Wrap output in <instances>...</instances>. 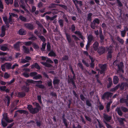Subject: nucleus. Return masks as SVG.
Returning a JSON list of instances; mask_svg holds the SVG:
<instances>
[{"mask_svg": "<svg viewBox=\"0 0 128 128\" xmlns=\"http://www.w3.org/2000/svg\"><path fill=\"white\" fill-rule=\"evenodd\" d=\"M27 108L30 112L33 114H35L38 112L39 110L38 108H33L32 106L30 105H28Z\"/></svg>", "mask_w": 128, "mask_h": 128, "instance_id": "obj_1", "label": "nucleus"}, {"mask_svg": "<svg viewBox=\"0 0 128 128\" xmlns=\"http://www.w3.org/2000/svg\"><path fill=\"white\" fill-rule=\"evenodd\" d=\"M100 22V21L99 19L98 18H96L91 22L90 25V27L93 29H94L96 26V24H98Z\"/></svg>", "mask_w": 128, "mask_h": 128, "instance_id": "obj_2", "label": "nucleus"}, {"mask_svg": "<svg viewBox=\"0 0 128 128\" xmlns=\"http://www.w3.org/2000/svg\"><path fill=\"white\" fill-rule=\"evenodd\" d=\"M113 95L112 93L109 92H106L104 93L102 95V99L104 100L105 98H106L107 100H108L109 97Z\"/></svg>", "mask_w": 128, "mask_h": 128, "instance_id": "obj_3", "label": "nucleus"}, {"mask_svg": "<svg viewBox=\"0 0 128 128\" xmlns=\"http://www.w3.org/2000/svg\"><path fill=\"white\" fill-rule=\"evenodd\" d=\"M99 66L101 69V70L100 72V74H103L104 73V71L106 70V64H100V65Z\"/></svg>", "mask_w": 128, "mask_h": 128, "instance_id": "obj_4", "label": "nucleus"}, {"mask_svg": "<svg viewBox=\"0 0 128 128\" xmlns=\"http://www.w3.org/2000/svg\"><path fill=\"white\" fill-rule=\"evenodd\" d=\"M3 117L2 119L4 120L6 122L8 123L12 122L13 120H12L9 119L8 117V115L6 113L2 115Z\"/></svg>", "mask_w": 128, "mask_h": 128, "instance_id": "obj_5", "label": "nucleus"}, {"mask_svg": "<svg viewBox=\"0 0 128 128\" xmlns=\"http://www.w3.org/2000/svg\"><path fill=\"white\" fill-rule=\"evenodd\" d=\"M24 26L26 28L31 30H32L34 28L33 25L30 23H25Z\"/></svg>", "mask_w": 128, "mask_h": 128, "instance_id": "obj_6", "label": "nucleus"}, {"mask_svg": "<svg viewBox=\"0 0 128 128\" xmlns=\"http://www.w3.org/2000/svg\"><path fill=\"white\" fill-rule=\"evenodd\" d=\"M105 50V48L104 47H101L99 48L97 52L99 54H102L104 52Z\"/></svg>", "mask_w": 128, "mask_h": 128, "instance_id": "obj_7", "label": "nucleus"}, {"mask_svg": "<svg viewBox=\"0 0 128 128\" xmlns=\"http://www.w3.org/2000/svg\"><path fill=\"white\" fill-rule=\"evenodd\" d=\"M73 2L76 6H78V4H79L80 7L82 6L83 5L82 2L81 1L75 0H73Z\"/></svg>", "mask_w": 128, "mask_h": 128, "instance_id": "obj_8", "label": "nucleus"}, {"mask_svg": "<svg viewBox=\"0 0 128 128\" xmlns=\"http://www.w3.org/2000/svg\"><path fill=\"white\" fill-rule=\"evenodd\" d=\"M120 102L121 103L125 102L127 106H128V95L126 96V99H124V98H122L120 100Z\"/></svg>", "mask_w": 128, "mask_h": 128, "instance_id": "obj_9", "label": "nucleus"}, {"mask_svg": "<svg viewBox=\"0 0 128 128\" xmlns=\"http://www.w3.org/2000/svg\"><path fill=\"white\" fill-rule=\"evenodd\" d=\"M22 42H18L16 43L14 45V48L17 50H19L20 45H22Z\"/></svg>", "mask_w": 128, "mask_h": 128, "instance_id": "obj_10", "label": "nucleus"}, {"mask_svg": "<svg viewBox=\"0 0 128 128\" xmlns=\"http://www.w3.org/2000/svg\"><path fill=\"white\" fill-rule=\"evenodd\" d=\"M88 42L89 43H90L93 40H94V38L92 34H89L88 37Z\"/></svg>", "mask_w": 128, "mask_h": 128, "instance_id": "obj_11", "label": "nucleus"}, {"mask_svg": "<svg viewBox=\"0 0 128 128\" xmlns=\"http://www.w3.org/2000/svg\"><path fill=\"white\" fill-rule=\"evenodd\" d=\"M99 46V44L97 41H95L93 44L94 50L95 51H96L98 49Z\"/></svg>", "mask_w": 128, "mask_h": 128, "instance_id": "obj_12", "label": "nucleus"}, {"mask_svg": "<svg viewBox=\"0 0 128 128\" xmlns=\"http://www.w3.org/2000/svg\"><path fill=\"white\" fill-rule=\"evenodd\" d=\"M0 49L2 50L5 51L8 50V45L6 44H5L0 46Z\"/></svg>", "mask_w": 128, "mask_h": 128, "instance_id": "obj_13", "label": "nucleus"}, {"mask_svg": "<svg viewBox=\"0 0 128 128\" xmlns=\"http://www.w3.org/2000/svg\"><path fill=\"white\" fill-rule=\"evenodd\" d=\"M66 39L67 40L68 42L70 44L72 42V40L71 38L70 34L65 33Z\"/></svg>", "mask_w": 128, "mask_h": 128, "instance_id": "obj_14", "label": "nucleus"}, {"mask_svg": "<svg viewBox=\"0 0 128 128\" xmlns=\"http://www.w3.org/2000/svg\"><path fill=\"white\" fill-rule=\"evenodd\" d=\"M19 4L20 6L24 10H26L28 11L25 8V4L22 0H19Z\"/></svg>", "mask_w": 128, "mask_h": 128, "instance_id": "obj_15", "label": "nucleus"}, {"mask_svg": "<svg viewBox=\"0 0 128 128\" xmlns=\"http://www.w3.org/2000/svg\"><path fill=\"white\" fill-rule=\"evenodd\" d=\"M32 68H36L38 70H40V68L38 64L37 63H35L34 64H32L31 66Z\"/></svg>", "mask_w": 128, "mask_h": 128, "instance_id": "obj_16", "label": "nucleus"}, {"mask_svg": "<svg viewBox=\"0 0 128 128\" xmlns=\"http://www.w3.org/2000/svg\"><path fill=\"white\" fill-rule=\"evenodd\" d=\"M103 117L104 119L108 122H109L112 118L111 116H109L108 115L104 114Z\"/></svg>", "mask_w": 128, "mask_h": 128, "instance_id": "obj_17", "label": "nucleus"}, {"mask_svg": "<svg viewBox=\"0 0 128 128\" xmlns=\"http://www.w3.org/2000/svg\"><path fill=\"white\" fill-rule=\"evenodd\" d=\"M74 33L76 34H78L79 37L82 40H83L84 39L83 36L82 35V33L79 31H76L74 32Z\"/></svg>", "mask_w": 128, "mask_h": 128, "instance_id": "obj_18", "label": "nucleus"}, {"mask_svg": "<svg viewBox=\"0 0 128 128\" xmlns=\"http://www.w3.org/2000/svg\"><path fill=\"white\" fill-rule=\"evenodd\" d=\"M4 64L6 69L8 70H10L11 69V66L12 65V64L11 63L6 62Z\"/></svg>", "mask_w": 128, "mask_h": 128, "instance_id": "obj_19", "label": "nucleus"}, {"mask_svg": "<svg viewBox=\"0 0 128 128\" xmlns=\"http://www.w3.org/2000/svg\"><path fill=\"white\" fill-rule=\"evenodd\" d=\"M123 64L122 62H120L119 65H118V70L117 71V72H118L119 70L121 71L123 73L124 72V70L122 69V67L123 66Z\"/></svg>", "mask_w": 128, "mask_h": 128, "instance_id": "obj_20", "label": "nucleus"}, {"mask_svg": "<svg viewBox=\"0 0 128 128\" xmlns=\"http://www.w3.org/2000/svg\"><path fill=\"white\" fill-rule=\"evenodd\" d=\"M18 33L20 35H23L26 34V32L24 29H21L19 30Z\"/></svg>", "mask_w": 128, "mask_h": 128, "instance_id": "obj_21", "label": "nucleus"}, {"mask_svg": "<svg viewBox=\"0 0 128 128\" xmlns=\"http://www.w3.org/2000/svg\"><path fill=\"white\" fill-rule=\"evenodd\" d=\"M119 79L118 77L116 76H115L113 78V82L115 84H117L118 82Z\"/></svg>", "mask_w": 128, "mask_h": 128, "instance_id": "obj_22", "label": "nucleus"}, {"mask_svg": "<svg viewBox=\"0 0 128 128\" xmlns=\"http://www.w3.org/2000/svg\"><path fill=\"white\" fill-rule=\"evenodd\" d=\"M116 111L117 112L118 114L120 116H122V113L121 110L120 108L117 107L116 109Z\"/></svg>", "mask_w": 128, "mask_h": 128, "instance_id": "obj_23", "label": "nucleus"}, {"mask_svg": "<svg viewBox=\"0 0 128 128\" xmlns=\"http://www.w3.org/2000/svg\"><path fill=\"white\" fill-rule=\"evenodd\" d=\"M118 120L120 125H124V122L125 120L124 118H120L118 119Z\"/></svg>", "mask_w": 128, "mask_h": 128, "instance_id": "obj_24", "label": "nucleus"}, {"mask_svg": "<svg viewBox=\"0 0 128 128\" xmlns=\"http://www.w3.org/2000/svg\"><path fill=\"white\" fill-rule=\"evenodd\" d=\"M112 47V45H110L108 47H107L106 48V49L107 50L108 52H113Z\"/></svg>", "mask_w": 128, "mask_h": 128, "instance_id": "obj_25", "label": "nucleus"}, {"mask_svg": "<svg viewBox=\"0 0 128 128\" xmlns=\"http://www.w3.org/2000/svg\"><path fill=\"white\" fill-rule=\"evenodd\" d=\"M25 94L23 92H18L17 96L18 97H22L24 96H25Z\"/></svg>", "mask_w": 128, "mask_h": 128, "instance_id": "obj_26", "label": "nucleus"}, {"mask_svg": "<svg viewBox=\"0 0 128 128\" xmlns=\"http://www.w3.org/2000/svg\"><path fill=\"white\" fill-rule=\"evenodd\" d=\"M22 48H23V51L24 52L27 54H28L29 53V50L28 48L24 46H22Z\"/></svg>", "mask_w": 128, "mask_h": 128, "instance_id": "obj_27", "label": "nucleus"}, {"mask_svg": "<svg viewBox=\"0 0 128 128\" xmlns=\"http://www.w3.org/2000/svg\"><path fill=\"white\" fill-rule=\"evenodd\" d=\"M112 103V101H110L109 102H108L106 106V109L107 111L108 112L110 111V104Z\"/></svg>", "mask_w": 128, "mask_h": 128, "instance_id": "obj_28", "label": "nucleus"}, {"mask_svg": "<svg viewBox=\"0 0 128 128\" xmlns=\"http://www.w3.org/2000/svg\"><path fill=\"white\" fill-rule=\"evenodd\" d=\"M58 22L61 28H62L64 26V23L63 20L62 19H60L58 20Z\"/></svg>", "mask_w": 128, "mask_h": 128, "instance_id": "obj_29", "label": "nucleus"}, {"mask_svg": "<svg viewBox=\"0 0 128 128\" xmlns=\"http://www.w3.org/2000/svg\"><path fill=\"white\" fill-rule=\"evenodd\" d=\"M5 24L7 26L8 24V19L6 16H3L2 18Z\"/></svg>", "mask_w": 128, "mask_h": 128, "instance_id": "obj_30", "label": "nucleus"}, {"mask_svg": "<svg viewBox=\"0 0 128 128\" xmlns=\"http://www.w3.org/2000/svg\"><path fill=\"white\" fill-rule=\"evenodd\" d=\"M33 82L34 81L32 80L28 79L26 80V85L28 86L29 85L30 83H33Z\"/></svg>", "mask_w": 128, "mask_h": 128, "instance_id": "obj_31", "label": "nucleus"}, {"mask_svg": "<svg viewBox=\"0 0 128 128\" xmlns=\"http://www.w3.org/2000/svg\"><path fill=\"white\" fill-rule=\"evenodd\" d=\"M92 15V14L91 13H90L88 14L87 18V20L88 21H91Z\"/></svg>", "mask_w": 128, "mask_h": 128, "instance_id": "obj_32", "label": "nucleus"}, {"mask_svg": "<svg viewBox=\"0 0 128 128\" xmlns=\"http://www.w3.org/2000/svg\"><path fill=\"white\" fill-rule=\"evenodd\" d=\"M42 78V77L40 75H36L33 77V79L34 80H37L38 79H39L40 78Z\"/></svg>", "mask_w": 128, "mask_h": 128, "instance_id": "obj_33", "label": "nucleus"}, {"mask_svg": "<svg viewBox=\"0 0 128 128\" xmlns=\"http://www.w3.org/2000/svg\"><path fill=\"white\" fill-rule=\"evenodd\" d=\"M117 40L120 43L122 44L124 42V40L122 38H120L119 37H118L117 38Z\"/></svg>", "mask_w": 128, "mask_h": 128, "instance_id": "obj_34", "label": "nucleus"}, {"mask_svg": "<svg viewBox=\"0 0 128 128\" xmlns=\"http://www.w3.org/2000/svg\"><path fill=\"white\" fill-rule=\"evenodd\" d=\"M19 19L22 21L25 22L26 21V18L22 16H20L19 17Z\"/></svg>", "mask_w": 128, "mask_h": 128, "instance_id": "obj_35", "label": "nucleus"}, {"mask_svg": "<svg viewBox=\"0 0 128 128\" xmlns=\"http://www.w3.org/2000/svg\"><path fill=\"white\" fill-rule=\"evenodd\" d=\"M38 36L44 43L45 42L46 40L45 38L43 36Z\"/></svg>", "mask_w": 128, "mask_h": 128, "instance_id": "obj_36", "label": "nucleus"}, {"mask_svg": "<svg viewBox=\"0 0 128 128\" xmlns=\"http://www.w3.org/2000/svg\"><path fill=\"white\" fill-rule=\"evenodd\" d=\"M99 36L100 42H104V36L102 34H100Z\"/></svg>", "mask_w": 128, "mask_h": 128, "instance_id": "obj_37", "label": "nucleus"}, {"mask_svg": "<svg viewBox=\"0 0 128 128\" xmlns=\"http://www.w3.org/2000/svg\"><path fill=\"white\" fill-rule=\"evenodd\" d=\"M17 111L19 113H20L21 114L23 113L24 114H28V112L27 111L24 110H17Z\"/></svg>", "mask_w": 128, "mask_h": 128, "instance_id": "obj_38", "label": "nucleus"}, {"mask_svg": "<svg viewBox=\"0 0 128 128\" xmlns=\"http://www.w3.org/2000/svg\"><path fill=\"white\" fill-rule=\"evenodd\" d=\"M60 82V80L58 79L55 78L53 81V83L54 85L58 84Z\"/></svg>", "mask_w": 128, "mask_h": 128, "instance_id": "obj_39", "label": "nucleus"}, {"mask_svg": "<svg viewBox=\"0 0 128 128\" xmlns=\"http://www.w3.org/2000/svg\"><path fill=\"white\" fill-rule=\"evenodd\" d=\"M56 6H59L62 8H64V9H65L66 10H67L68 9L67 6H66L65 5L62 4H56Z\"/></svg>", "mask_w": 128, "mask_h": 128, "instance_id": "obj_40", "label": "nucleus"}, {"mask_svg": "<svg viewBox=\"0 0 128 128\" xmlns=\"http://www.w3.org/2000/svg\"><path fill=\"white\" fill-rule=\"evenodd\" d=\"M48 55L49 56L55 57L56 56V54L53 51H51L48 54Z\"/></svg>", "mask_w": 128, "mask_h": 128, "instance_id": "obj_41", "label": "nucleus"}, {"mask_svg": "<svg viewBox=\"0 0 128 128\" xmlns=\"http://www.w3.org/2000/svg\"><path fill=\"white\" fill-rule=\"evenodd\" d=\"M46 43H43L42 45V47L41 48V50L42 51H44V50L46 48Z\"/></svg>", "mask_w": 128, "mask_h": 128, "instance_id": "obj_42", "label": "nucleus"}, {"mask_svg": "<svg viewBox=\"0 0 128 128\" xmlns=\"http://www.w3.org/2000/svg\"><path fill=\"white\" fill-rule=\"evenodd\" d=\"M56 4H52L49 6L48 8H56Z\"/></svg>", "mask_w": 128, "mask_h": 128, "instance_id": "obj_43", "label": "nucleus"}, {"mask_svg": "<svg viewBox=\"0 0 128 128\" xmlns=\"http://www.w3.org/2000/svg\"><path fill=\"white\" fill-rule=\"evenodd\" d=\"M1 123L2 126L4 127H6L8 124L4 121H3L2 119L1 120Z\"/></svg>", "mask_w": 128, "mask_h": 128, "instance_id": "obj_44", "label": "nucleus"}, {"mask_svg": "<svg viewBox=\"0 0 128 128\" xmlns=\"http://www.w3.org/2000/svg\"><path fill=\"white\" fill-rule=\"evenodd\" d=\"M6 61H11L12 60V58L11 56L6 57Z\"/></svg>", "mask_w": 128, "mask_h": 128, "instance_id": "obj_45", "label": "nucleus"}, {"mask_svg": "<svg viewBox=\"0 0 128 128\" xmlns=\"http://www.w3.org/2000/svg\"><path fill=\"white\" fill-rule=\"evenodd\" d=\"M68 82L69 83H71L74 86H75L74 82V79L72 78L69 79L68 80Z\"/></svg>", "mask_w": 128, "mask_h": 128, "instance_id": "obj_46", "label": "nucleus"}, {"mask_svg": "<svg viewBox=\"0 0 128 128\" xmlns=\"http://www.w3.org/2000/svg\"><path fill=\"white\" fill-rule=\"evenodd\" d=\"M35 123L34 121L32 120H31L27 122V124H30V125H28V126H31L32 125H34Z\"/></svg>", "mask_w": 128, "mask_h": 128, "instance_id": "obj_47", "label": "nucleus"}, {"mask_svg": "<svg viewBox=\"0 0 128 128\" xmlns=\"http://www.w3.org/2000/svg\"><path fill=\"white\" fill-rule=\"evenodd\" d=\"M5 1L7 4H12L13 0H5Z\"/></svg>", "mask_w": 128, "mask_h": 128, "instance_id": "obj_48", "label": "nucleus"}, {"mask_svg": "<svg viewBox=\"0 0 128 128\" xmlns=\"http://www.w3.org/2000/svg\"><path fill=\"white\" fill-rule=\"evenodd\" d=\"M8 23L9 22L10 24H12L13 22H14V20L12 18V17L10 16L8 18Z\"/></svg>", "mask_w": 128, "mask_h": 128, "instance_id": "obj_49", "label": "nucleus"}, {"mask_svg": "<svg viewBox=\"0 0 128 128\" xmlns=\"http://www.w3.org/2000/svg\"><path fill=\"white\" fill-rule=\"evenodd\" d=\"M37 73L36 72H31L30 74V76L32 77H34L37 75Z\"/></svg>", "mask_w": 128, "mask_h": 128, "instance_id": "obj_50", "label": "nucleus"}, {"mask_svg": "<svg viewBox=\"0 0 128 128\" xmlns=\"http://www.w3.org/2000/svg\"><path fill=\"white\" fill-rule=\"evenodd\" d=\"M6 98L7 99V106H9L10 103V98L9 97L7 96L6 97Z\"/></svg>", "mask_w": 128, "mask_h": 128, "instance_id": "obj_51", "label": "nucleus"}, {"mask_svg": "<svg viewBox=\"0 0 128 128\" xmlns=\"http://www.w3.org/2000/svg\"><path fill=\"white\" fill-rule=\"evenodd\" d=\"M68 56H64L62 58V60H68Z\"/></svg>", "mask_w": 128, "mask_h": 128, "instance_id": "obj_52", "label": "nucleus"}, {"mask_svg": "<svg viewBox=\"0 0 128 128\" xmlns=\"http://www.w3.org/2000/svg\"><path fill=\"white\" fill-rule=\"evenodd\" d=\"M112 52H108V55H107V58L108 59L109 58H111L112 57Z\"/></svg>", "mask_w": 128, "mask_h": 128, "instance_id": "obj_53", "label": "nucleus"}, {"mask_svg": "<svg viewBox=\"0 0 128 128\" xmlns=\"http://www.w3.org/2000/svg\"><path fill=\"white\" fill-rule=\"evenodd\" d=\"M86 104L87 105L91 107L92 106V104L90 101L88 100H87L86 101Z\"/></svg>", "mask_w": 128, "mask_h": 128, "instance_id": "obj_54", "label": "nucleus"}, {"mask_svg": "<svg viewBox=\"0 0 128 128\" xmlns=\"http://www.w3.org/2000/svg\"><path fill=\"white\" fill-rule=\"evenodd\" d=\"M1 69L2 71L5 72L6 71V66L4 64L2 65L1 66Z\"/></svg>", "mask_w": 128, "mask_h": 128, "instance_id": "obj_55", "label": "nucleus"}, {"mask_svg": "<svg viewBox=\"0 0 128 128\" xmlns=\"http://www.w3.org/2000/svg\"><path fill=\"white\" fill-rule=\"evenodd\" d=\"M10 76V75L7 72H5L4 75V77L5 78H8Z\"/></svg>", "mask_w": 128, "mask_h": 128, "instance_id": "obj_56", "label": "nucleus"}, {"mask_svg": "<svg viewBox=\"0 0 128 128\" xmlns=\"http://www.w3.org/2000/svg\"><path fill=\"white\" fill-rule=\"evenodd\" d=\"M126 33V32L124 30H123L121 31V36L122 37H124L125 36V35Z\"/></svg>", "mask_w": 128, "mask_h": 128, "instance_id": "obj_57", "label": "nucleus"}, {"mask_svg": "<svg viewBox=\"0 0 128 128\" xmlns=\"http://www.w3.org/2000/svg\"><path fill=\"white\" fill-rule=\"evenodd\" d=\"M36 86L39 88H44V86L42 84H36Z\"/></svg>", "mask_w": 128, "mask_h": 128, "instance_id": "obj_58", "label": "nucleus"}, {"mask_svg": "<svg viewBox=\"0 0 128 128\" xmlns=\"http://www.w3.org/2000/svg\"><path fill=\"white\" fill-rule=\"evenodd\" d=\"M82 62L86 66L88 67H89V65L88 63L86 62L84 60H82Z\"/></svg>", "mask_w": 128, "mask_h": 128, "instance_id": "obj_59", "label": "nucleus"}, {"mask_svg": "<svg viewBox=\"0 0 128 128\" xmlns=\"http://www.w3.org/2000/svg\"><path fill=\"white\" fill-rule=\"evenodd\" d=\"M50 46L49 43H48L47 45V49L48 51H50Z\"/></svg>", "mask_w": 128, "mask_h": 128, "instance_id": "obj_60", "label": "nucleus"}, {"mask_svg": "<svg viewBox=\"0 0 128 128\" xmlns=\"http://www.w3.org/2000/svg\"><path fill=\"white\" fill-rule=\"evenodd\" d=\"M121 109L124 112H128V109L126 108L125 107H121Z\"/></svg>", "mask_w": 128, "mask_h": 128, "instance_id": "obj_61", "label": "nucleus"}, {"mask_svg": "<svg viewBox=\"0 0 128 128\" xmlns=\"http://www.w3.org/2000/svg\"><path fill=\"white\" fill-rule=\"evenodd\" d=\"M33 46L34 48L35 49H38L39 48V46L36 43L33 44Z\"/></svg>", "mask_w": 128, "mask_h": 128, "instance_id": "obj_62", "label": "nucleus"}, {"mask_svg": "<svg viewBox=\"0 0 128 128\" xmlns=\"http://www.w3.org/2000/svg\"><path fill=\"white\" fill-rule=\"evenodd\" d=\"M32 36L28 38L29 40H35L36 39V38L33 34L32 35Z\"/></svg>", "mask_w": 128, "mask_h": 128, "instance_id": "obj_63", "label": "nucleus"}, {"mask_svg": "<svg viewBox=\"0 0 128 128\" xmlns=\"http://www.w3.org/2000/svg\"><path fill=\"white\" fill-rule=\"evenodd\" d=\"M72 38H74V40L76 41H77L80 40V39L79 38L74 35H72Z\"/></svg>", "mask_w": 128, "mask_h": 128, "instance_id": "obj_64", "label": "nucleus"}]
</instances>
